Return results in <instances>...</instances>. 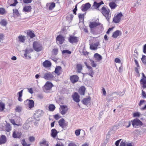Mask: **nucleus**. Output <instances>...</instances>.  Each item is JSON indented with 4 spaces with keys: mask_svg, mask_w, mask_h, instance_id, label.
Segmentation results:
<instances>
[{
    "mask_svg": "<svg viewBox=\"0 0 146 146\" xmlns=\"http://www.w3.org/2000/svg\"><path fill=\"white\" fill-rule=\"evenodd\" d=\"M101 12L102 15L106 17L107 21H109L111 17V15L110 14V9L103 7L101 9Z\"/></svg>",
    "mask_w": 146,
    "mask_h": 146,
    "instance_id": "nucleus-1",
    "label": "nucleus"
},
{
    "mask_svg": "<svg viewBox=\"0 0 146 146\" xmlns=\"http://www.w3.org/2000/svg\"><path fill=\"white\" fill-rule=\"evenodd\" d=\"M133 127L137 128L141 127L143 125L142 122L138 118H135L131 121Z\"/></svg>",
    "mask_w": 146,
    "mask_h": 146,
    "instance_id": "nucleus-2",
    "label": "nucleus"
},
{
    "mask_svg": "<svg viewBox=\"0 0 146 146\" xmlns=\"http://www.w3.org/2000/svg\"><path fill=\"white\" fill-rule=\"evenodd\" d=\"M33 48L34 49L36 52L41 51L43 48L42 45L39 42L35 41L33 44Z\"/></svg>",
    "mask_w": 146,
    "mask_h": 146,
    "instance_id": "nucleus-3",
    "label": "nucleus"
},
{
    "mask_svg": "<svg viewBox=\"0 0 146 146\" xmlns=\"http://www.w3.org/2000/svg\"><path fill=\"white\" fill-rule=\"evenodd\" d=\"M52 83L50 82H47L44 86V91L46 93L48 92V90H51L53 86Z\"/></svg>",
    "mask_w": 146,
    "mask_h": 146,
    "instance_id": "nucleus-4",
    "label": "nucleus"
},
{
    "mask_svg": "<svg viewBox=\"0 0 146 146\" xmlns=\"http://www.w3.org/2000/svg\"><path fill=\"white\" fill-rule=\"evenodd\" d=\"M43 113L44 112L41 110H37L34 114V117L36 120L38 121L39 120V118L43 115Z\"/></svg>",
    "mask_w": 146,
    "mask_h": 146,
    "instance_id": "nucleus-5",
    "label": "nucleus"
},
{
    "mask_svg": "<svg viewBox=\"0 0 146 146\" xmlns=\"http://www.w3.org/2000/svg\"><path fill=\"white\" fill-rule=\"evenodd\" d=\"M123 15L121 12L117 14V15L114 16L113 18V21L115 23H119L121 20V18Z\"/></svg>",
    "mask_w": 146,
    "mask_h": 146,
    "instance_id": "nucleus-6",
    "label": "nucleus"
},
{
    "mask_svg": "<svg viewBox=\"0 0 146 146\" xmlns=\"http://www.w3.org/2000/svg\"><path fill=\"white\" fill-rule=\"evenodd\" d=\"M142 78L140 80V82L141 84L142 85V87L143 89L146 88V76L143 72L142 73Z\"/></svg>",
    "mask_w": 146,
    "mask_h": 146,
    "instance_id": "nucleus-7",
    "label": "nucleus"
},
{
    "mask_svg": "<svg viewBox=\"0 0 146 146\" xmlns=\"http://www.w3.org/2000/svg\"><path fill=\"white\" fill-rule=\"evenodd\" d=\"M68 40L69 42L71 43H77L78 41V38L74 36L70 35L68 38Z\"/></svg>",
    "mask_w": 146,
    "mask_h": 146,
    "instance_id": "nucleus-8",
    "label": "nucleus"
},
{
    "mask_svg": "<svg viewBox=\"0 0 146 146\" xmlns=\"http://www.w3.org/2000/svg\"><path fill=\"white\" fill-rule=\"evenodd\" d=\"M53 72H47L45 73L43 78L47 80H52L54 77L52 74Z\"/></svg>",
    "mask_w": 146,
    "mask_h": 146,
    "instance_id": "nucleus-9",
    "label": "nucleus"
},
{
    "mask_svg": "<svg viewBox=\"0 0 146 146\" xmlns=\"http://www.w3.org/2000/svg\"><path fill=\"white\" fill-rule=\"evenodd\" d=\"M65 121L64 119L62 118L60 119L58 122L59 125L62 128L65 127L68 125V122Z\"/></svg>",
    "mask_w": 146,
    "mask_h": 146,
    "instance_id": "nucleus-10",
    "label": "nucleus"
},
{
    "mask_svg": "<svg viewBox=\"0 0 146 146\" xmlns=\"http://www.w3.org/2000/svg\"><path fill=\"white\" fill-rule=\"evenodd\" d=\"M100 24V23H97L96 22H90L89 24V27L90 29L92 31L93 30V28L96 27Z\"/></svg>",
    "mask_w": 146,
    "mask_h": 146,
    "instance_id": "nucleus-11",
    "label": "nucleus"
},
{
    "mask_svg": "<svg viewBox=\"0 0 146 146\" xmlns=\"http://www.w3.org/2000/svg\"><path fill=\"white\" fill-rule=\"evenodd\" d=\"M72 98L74 101L77 103H78L80 101L79 99L80 96L76 92H75L74 94L72 95Z\"/></svg>",
    "mask_w": 146,
    "mask_h": 146,
    "instance_id": "nucleus-12",
    "label": "nucleus"
},
{
    "mask_svg": "<svg viewBox=\"0 0 146 146\" xmlns=\"http://www.w3.org/2000/svg\"><path fill=\"white\" fill-rule=\"evenodd\" d=\"M99 44V42H97L94 44L92 43L90 45V49L92 50H95L97 49L98 47V48L100 47H98Z\"/></svg>",
    "mask_w": 146,
    "mask_h": 146,
    "instance_id": "nucleus-13",
    "label": "nucleus"
},
{
    "mask_svg": "<svg viewBox=\"0 0 146 146\" xmlns=\"http://www.w3.org/2000/svg\"><path fill=\"white\" fill-rule=\"evenodd\" d=\"M22 133L21 132L15 131L13 132L12 137L14 138H19L21 136Z\"/></svg>",
    "mask_w": 146,
    "mask_h": 146,
    "instance_id": "nucleus-14",
    "label": "nucleus"
},
{
    "mask_svg": "<svg viewBox=\"0 0 146 146\" xmlns=\"http://www.w3.org/2000/svg\"><path fill=\"white\" fill-rule=\"evenodd\" d=\"M62 110L60 111V113L62 115L66 114L68 110V107L67 106L62 105L60 106Z\"/></svg>",
    "mask_w": 146,
    "mask_h": 146,
    "instance_id": "nucleus-15",
    "label": "nucleus"
},
{
    "mask_svg": "<svg viewBox=\"0 0 146 146\" xmlns=\"http://www.w3.org/2000/svg\"><path fill=\"white\" fill-rule=\"evenodd\" d=\"M70 79L71 82L74 84L78 81L79 77L77 75H74L70 76Z\"/></svg>",
    "mask_w": 146,
    "mask_h": 146,
    "instance_id": "nucleus-16",
    "label": "nucleus"
},
{
    "mask_svg": "<svg viewBox=\"0 0 146 146\" xmlns=\"http://www.w3.org/2000/svg\"><path fill=\"white\" fill-rule=\"evenodd\" d=\"M56 41L59 42L60 44H62L65 40L63 36L61 35H58L56 38Z\"/></svg>",
    "mask_w": 146,
    "mask_h": 146,
    "instance_id": "nucleus-17",
    "label": "nucleus"
},
{
    "mask_svg": "<svg viewBox=\"0 0 146 146\" xmlns=\"http://www.w3.org/2000/svg\"><path fill=\"white\" fill-rule=\"evenodd\" d=\"M91 98L90 96H88L87 98H84L82 101V103L84 105H87L90 103Z\"/></svg>",
    "mask_w": 146,
    "mask_h": 146,
    "instance_id": "nucleus-18",
    "label": "nucleus"
},
{
    "mask_svg": "<svg viewBox=\"0 0 146 146\" xmlns=\"http://www.w3.org/2000/svg\"><path fill=\"white\" fill-rule=\"evenodd\" d=\"M91 5L89 3H87L85 4L82 9L81 10L83 11H85L89 9L91 7Z\"/></svg>",
    "mask_w": 146,
    "mask_h": 146,
    "instance_id": "nucleus-19",
    "label": "nucleus"
},
{
    "mask_svg": "<svg viewBox=\"0 0 146 146\" xmlns=\"http://www.w3.org/2000/svg\"><path fill=\"white\" fill-rule=\"evenodd\" d=\"M104 4L102 1H101L100 3H97L96 1H94L93 6L96 8V9H98L102 5Z\"/></svg>",
    "mask_w": 146,
    "mask_h": 146,
    "instance_id": "nucleus-20",
    "label": "nucleus"
},
{
    "mask_svg": "<svg viewBox=\"0 0 146 146\" xmlns=\"http://www.w3.org/2000/svg\"><path fill=\"white\" fill-rule=\"evenodd\" d=\"M86 88L85 86H82L78 90V92L81 95H84L85 94Z\"/></svg>",
    "mask_w": 146,
    "mask_h": 146,
    "instance_id": "nucleus-21",
    "label": "nucleus"
},
{
    "mask_svg": "<svg viewBox=\"0 0 146 146\" xmlns=\"http://www.w3.org/2000/svg\"><path fill=\"white\" fill-rule=\"evenodd\" d=\"M62 69V67L60 66H56V67L54 72L58 76H59L61 74L60 71Z\"/></svg>",
    "mask_w": 146,
    "mask_h": 146,
    "instance_id": "nucleus-22",
    "label": "nucleus"
},
{
    "mask_svg": "<svg viewBox=\"0 0 146 146\" xmlns=\"http://www.w3.org/2000/svg\"><path fill=\"white\" fill-rule=\"evenodd\" d=\"M7 141V139L5 135H2L0 138V145L5 143Z\"/></svg>",
    "mask_w": 146,
    "mask_h": 146,
    "instance_id": "nucleus-23",
    "label": "nucleus"
},
{
    "mask_svg": "<svg viewBox=\"0 0 146 146\" xmlns=\"http://www.w3.org/2000/svg\"><path fill=\"white\" fill-rule=\"evenodd\" d=\"M58 132L55 129H52L51 130V135L53 138H55Z\"/></svg>",
    "mask_w": 146,
    "mask_h": 146,
    "instance_id": "nucleus-24",
    "label": "nucleus"
},
{
    "mask_svg": "<svg viewBox=\"0 0 146 146\" xmlns=\"http://www.w3.org/2000/svg\"><path fill=\"white\" fill-rule=\"evenodd\" d=\"M121 34V31L119 30H116L113 33L112 37L114 38H116L119 35Z\"/></svg>",
    "mask_w": 146,
    "mask_h": 146,
    "instance_id": "nucleus-25",
    "label": "nucleus"
},
{
    "mask_svg": "<svg viewBox=\"0 0 146 146\" xmlns=\"http://www.w3.org/2000/svg\"><path fill=\"white\" fill-rule=\"evenodd\" d=\"M51 65V62L48 60H46L43 63V65L45 67H49Z\"/></svg>",
    "mask_w": 146,
    "mask_h": 146,
    "instance_id": "nucleus-26",
    "label": "nucleus"
},
{
    "mask_svg": "<svg viewBox=\"0 0 146 146\" xmlns=\"http://www.w3.org/2000/svg\"><path fill=\"white\" fill-rule=\"evenodd\" d=\"M31 6L30 5L25 6L24 7L23 11L25 12L28 13L31 11Z\"/></svg>",
    "mask_w": 146,
    "mask_h": 146,
    "instance_id": "nucleus-27",
    "label": "nucleus"
},
{
    "mask_svg": "<svg viewBox=\"0 0 146 146\" xmlns=\"http://www.w3.org/2000/svg\"><path fill=\"white\" fill-rule=\"evenodd\" d=\"M5 129L7 132H9L11 130V127L9 123H7L5 125Z\"/></svg>",
    "mask_w": 146,
    "mask_h": 146,
    "instance_id": "nucleus-28",
    "label": "nucleus"
},
{
    "mask_svg": "<svg viewBox=\"0 0 146 146\" xmlns=\"http://www.w3.org/2000/svg\"><path fill=\"white\" fill-rule=\"evenodd\" d=\"M90 68H88L89 72L87 73L86 74L92 77H93L94 74V72L91 66Z\"/></svg>",
    "mask_w": 146,
    "mask_h": 146,
    "instance_id": "nucleus-29",
    "label": "nucleus"
},
{
    "mask_svg": "<svg viewBox=\"0 0 146 146\" xmlns=\"http://www.w3.org/2000/svg\"><path fill=\"white\" fill-rule=\"evenodd\" d=\"M94 57L98 61H100L102 59V56L97 53L94 54Z\"/></svg>",
    "mask_w": 146,
    "mask_h": 146,
    "instance_id": "nucleus-30",
    "label": "nucleus"
},
{
    "mask_svg": "<svg viewBox=\"0 0 146 146\" xmlns=\"http://www.w3.org/2000/svg\"><path fill=\"white\" fill-rule=\"evenodd\" d=\"M109 5L112 9H115L117 6V5L113 2H110L109 3Z\"/></svg>",
    "mask_w": 146,
    "mask_h": 146,
    "instance_id": "nucleus-31",
    "label": "nucleus"
},
{
    "mask_svg": "<svg viewBox=\"0 0 146 146\" xmlns=\"http://www.w3.org/2000/svg\"><path fill=\"white\" fill-rule=\"evenodd\" d=\"M34 102L33 100H29V107L30 109L32 108L34 106Z\"/></svg>",
    "mask_w": 146,
    "mask_h": 146,
    "instance_id": "nucleus-32",
    "label": "nucleus"
},
{
    "mask_svg": "<svg viewBox=\"0 0 146 146\" xmlns=\"http://www.w3.org/2000/svg\"><path fill=\"white\" fill-rule=\"evenodd\" d=\"M13 15L14 16H16L17 17H18L19 16H20V14L19 13L18 10H17L16 9H14L13 10Z\"/></svg>",
    "mask_w": 146,
    "mask_h": 146,
    "instance_id": "nucleus-33",
    "label": "nucleus"
},
{
    "mask_svg": "<svg viewBox=\"0 0 146 146\" xmlns=\"http://www.w3.org/2000/svg\"><path fill=\"white\" fill-rule=\"evenodd\" d=\"M82 66L81 64H78L76 65V68L78 72L79 73L81 72V70L82 69Z\"/></svg>",
    "mask_w": 146,
    "mask_h": 146,
    "instance_id": "nucleus-34",
    "label": "nucleus"
},
{
    "mask_svg": "<svg viewBox=\"0 0 146 146\" xmlns=\"http://www.w3.org/2000/svg\"><path fill=\"white\" fill-rule=\"evenodd\" d=\"M27 35L30 37L31 38H33L35 36L34 33H33L31 31H29L27 33Z\"/></svg>",
    "mask_w": 146,
    "mask_h": 146,
    "instance_id": "nucleus-35",
    "label": "nucleus"
},
{
    "mask_svg": "<svg viewBox=\"0 0 146 146\" xmlns=\"http://www.w3.org/2000/svg\"><path fill=\"white\" fill-rule=\"evenodd\" d=\"M5 105L2 102H0V112L2 111L5 108Z\"/></svg>",
    "mask_w": 146,
    "mask_h": 146,
    "instance_id": "nucleus-36",
    "label": "nucleus"
},
{
    "mask_svg": "<svg viewBox=\"0 0 146 146\" xmlns=\"http://www.w3.org/2000/svg\"><path fill=\"white\" fill-rule=\"evenodd\" d=\"M56 108L55 106L53 104L50 105L48 106L49 110L50 111H54Z\"/></svg>",
    "mask_w": 146,
    "mask_h": 146,
    "instance_id": "nucleus-37",
    "label": "nucleus"
},
{
    "mask_svg": "<svg viewBox=\"0 0 146 146\" xmlns=\"http://www.w3.org/2000/svg\"><path fill=\"white\" fill-rule=\"evenodd\" d=\"M55 3L54 2H52L49 7V9L50 10H52L55 7Z\"/></svg>",
    "mask_w": 146,
    "mask_h": 146,
    "instance_id": "nucleus-38",
    "label": "nucleus"
},
{
    "mask_svg": "<svg viewBox=\"0 0 146 146\" xmlns=\"http://www.w3.org/2000/svg\"><path fill=\"white\" fill-rule=\"evenodd\" d=\"M19 39V41L21 42H24L25 40V36H20L18 37Z\"/></svg>",
    "mask_w": 146,
    "mask_h": 146,
    "instance_id": "nucleus-39",
    "label": "nucleus"
},
{
    "mask_svg": "<svg viewBox=\"0 0 146 146\" xmlns=\"http://www.w3.org/2000/svg\"><path fill=\"white\" fill-rule=\"evenodd\" d=\"M141 59L143 63L146 65V56L145 55H143Z\"/></svg>",
    "mask_w": 146,
    "mask_h": 146,
    "instance_id": "nucleus-40",
    "label": "nucleus"
},
{
    "mask_svg": "<svg viewBox=\"0 0 146 146\" xmlns=\"http://www.w3.org/2000/svg\"><path fill=\"white\" fill-rule=\"evenodd\" d=\"M7 23L6 21L3 19L0 22V24L3 26H5L7 25Z\"/></svg>",
    "mask_w": 146,
    "mask_h": 146,
    "instance_id": "nucleus-41",
    "label": "nucleus"
},
{
    "mask_svg": "<svg viewBox=\"0 0 146 146\" xmlns=\"http://www.w3.org/2000/svg\"><path fill=\"white\" fill-rule=\"evenodd\" d=\"M21 143L23 146H30L31 145V144L30 143L27 144L26 142L24 139L22 140Z\"/></svg>",
    "mask_w": 146,
    "mask_h": 146,
    "instance_id": "nucleus-42",
    "label": "nucleus"
},
{
    "mask_svg": "<svg viewBox=\"0 0 146 146\" xmlns=\"http://www.w3.org/2000/svg\"><path fill=\"white\" fill-rule=\"evenodd\" d=\"M62 54H70L71 53V52L68 50H62Z\"/></svg>",
    "mask_w": 146,
    "mask_h": 146,
    "instance_id": "nucleus-43",
    "label": "nucleus"
},
{
    "mask_svg": "<svg viewBox=\"0 0 146 146\" xmlns=\"http://www.w3.org/2000/svg\"><path fill=\"white\" fill-rule=\"evenodd\" d=\"M5 12V9L3 8H0V14L4 15Z\"/></svg>",
    "mask_w": 146,
    "mask_h": 146,
    "instance_id": "nucleus-44",
    "label": "nucleus"
},
{
    "mask_svg": "<svg viewBox=\"0 0 146 146\" xmlns=\"http://www.w3.org/2000/svg\"><path fill=\"white\" fill-rule=\"evenodd\" d=\"M140 115V113L138 112H135L133 114V116L134 117H139Z\"/></svg>",
    "mask_w": 146,
    "mask_h": 146,
    "instance_id": "nucleus-45",
    "label": "nucleus"
},
{
    "mask_svg": "<svg viewBox=\"0 0 146 146\" xmlns=\"http://www.w3.org/2000/svg\"><path fill=\"white\" fill-rule=\"evenodd\" d=\"M92 66L93 67H96L97 66V64L95 63L93 60H90Z\"/></svg>",
    "mask_w": 146,
    "mask_h": 146,
    "instance_id": "nucleus-46",
    "label": "nucleus"
},
{
    "mask_svg": "<svg viewBox=\"0 0 146 146\" xmlns=\"http://www.w3.org/2000/svg\"><path fill=\"white\" fill-rule=\"evenodd\" d=\"M13 1L14 2V3L12 4H10V6H15L18 3L17 0H13Z\"/></svg>",
    "mask_w": 146,
    "mask_h": 146,
    "instance_id": "nucleus-47",
    "label": "nucleus"
},
{
    "mask_svg": "<svg viewBox=\"0 0 146 146\" xmlns=\"http://www.w3.org/2000/svg\"><path fill=\"white\" fill-rule=\"evenodd\" d=\"M125 141L123 140L121 142L119 146H125Z\"/></svg>",
    "mask_w": 146,
    "mask_h": 146,
    "instance_id": "nucleus-48",
    "label": "nucleus"
},
{
    "mask_svg": "<svg viewBox=\"0 0 146 146\" xmlns=\"http://www.w3.org/2000/svg\"><path fill=\"white\" fill-rule=\"evenodd\" d=\"M80 129H78L76 130L75 131V133L77 136H78L80 134Z\"/></svg>",
    "mask_w": 146,
    "mask_h": 146,
    "instance_id": "nucleus-49",
    "label": "nucleus"
},
{
    "mask_svg": "<svg viewBox=\"0 0 146 146\" xmlns=\"http://www.w3.org/2000/svg\"><path fill=\"white\" fill-rule=\"evenodd\" d=\"M54 118L56 120H58L59 118L61 117V116H60L58 114H56L54 115Z\"/></svg>",
    "mask_w": 146,
    "mask_h": 146,
    "instance_id": "nucleus-50",
    "label": "nucleus"
},
{
    "mask_svg": "<svg viewBox=\"0 0 146 146\" xmlns=\"http://www.w3.org/2000/svg\"><path fill=\"white\" fill-rule=\"evenodd\" d=\"M29 140L30 142H32L35 140V138L33 136H31L29 137Z\"/></svg>",
    "mask_w": 146,
    "mask_h": 146,
    "instance_id": "nucleus-51",
    "label": "nucleus"
},
{
    "mask_svg": "<svg viewBox=\"0 0 146 146\" xmlns=\"http://www.w3.org/2000/svg\"><path fill=\"white\" fill-rule=\"evenodd\" d=\"M135 71L139 74V76H140V74L139 72L138 69H139V68L137 67H135L134 68Z\"/></svg>",
    "mask_w": 146,
    "mask_h": 146,
    "instance_id": "nucleus-52",
    "label": "nucleus"
},
{
    "mask_svg": "<svg viewBox=\"0 0 146 146\" xmlns=\"http://www.w3.org/2000/svg\"><path fill=\"white\" fill-rule=\"evenodd\" d=\"M15 110L17 111L20 112L21 111V108L20 107H17L15 108Z\"/></svg>",
    "mask_w": 146,
    "mask_h": 146,
    "instance_id": "nucleus-53",
    "label": "nucleus"
},
{
    "mask_svg": "<svg viewBox=\"0 0 146 146\" xmlns=\"http://www.w3.org/2000/svg\"><path fill=\"white\" fill-rule=\"evenodd\" d=\"M143 52L145 54H146V44L143 46Z\"/></svg>",
    "mask_w": 146,
    "mask_h": 146,
    "instance_id": "nucleus-54",
    "label": "nucleus"
},
{
    "mask_svg": "<svg viewBox=\"0 0 146 146\" xmlns=\"http://www.w3.org/2000/svg\"><path fill=\"white\" fill-rule=\"evenodd\" d=\"M121 139H119L115 143V145L116 146H118Z\"/></svg>",
    "mask_w": 146,
    "mask_h": 146,
    "instance_id": "nucleus-55",
    "label": "nucleus"
},
{
    "mask_svg": "<svg viewBox=\"0 0 146 146\" xmlns=\"http://www.w3.org/2000/svg\"><path fill=\"white\" fill-rule=\"evenodd\" d=\"M32 0H23V2L25 3H30L32 2Z\"/></svg>",
    "mask_w": 146,
    "mask_h": 146,
    "instance_id": "nucleus-56",
    "label": "nucleus"
},
{
    "mask_svg": "<svg viewBox=\"0 0 146 146\" xmlns=\"http://www.w3.org/2000/svg\"><path fill=\"white\" fill-rule=\"evenodd\" d=\"M23 91V90L18 92V97H22Z\"/></svg>",
    "mask_w": 146,
    "mask_h": 146,
    "instance_id": "nucleus-57",
    "label": "nucleus"
},
{
    "mask_svg": "<svg viewBox=\"0 0 146 146\" xmlns=\"http://www.w3.org/2000/svg\"><path fill=\"white\" fill-rule=\"evenodd\" d=\"M85 14H81L80 13L78 14V17L79 19L84 18V15Z\"/></svg>",
    "mask_w": 146,
    "mask_h": 146,
    "instance_id": "nucleus-58",
    "label": "nucleus"
},
{
    "mask_svg": "<svg viewBox=\"0 0 146 146\" xmlns=\"http://www.w3.org/2000/svg\"><path fill=\"white\" fill-rule=\"evenodd\" d=\"M142 96L143 98H146V93L145 92L142 90Z\"/></svg>",
    "mask_w": 146,
    "mask_h": 146,
    "instance_id": "nucleus-59",
    "label": "nucleus"
},
{
    "mask_svg": "<svg viewBox=\"0 0 146 146\" xmlns=\"http://www.w3.org/2000/svg\"><path fill=\"white\" fill-rule=\"evenodd\" d=\"M145 102V101L144 100H141L139 104V106H141Z\"/></svg>",
    "mask_w": 146,
    "mask_h": 146,
    "instance_id": "nucleus-60",
    "label": "nucleus"
},
{
    "mask_svg": "<svg viewBox=\"0 0 146 146\" xmlns=\"http://www.w3.org/2000/svg\"><path fill=\"white\" fill-rule=\"evenodd\" d=\"M52 51L55 54H56L58 53V49L57 48L54 49L52 50Z\"/></svg>",
    "mask_w": 146,
    "mask_h": 146,
    "instance_id": "nucleus-61",
    "label": "nucleus"
},
{
    "mask_svg": "<svg viewBox=\"0 0 146 146\" xmlns=\"http://www.w3.org/2000/svg\"><path fill=\"white\" fill-rule=\"evenodd\" d=\"M115 62L116 63H120L121 62V60L119 58H116L115 59Z\"/></svg>",
    "mask_w": 146,
    "mask_h": 146,
    "instance_id": "nucleus-62",
    "label": "nucleus"
},
{
    "mask_svg": "<svg viewBox=\"0 0 146 146\" xmlns=\"http://www.w3.org/2000/svg\"><path fill=\"white\" fill-rule=\"evenodd\" d=\"M28 91L30 93L32 94L33 93V89L32 88H28Z\"/></svg>",
    "mask_w": 146,
    "mask_h": 146,
    "instance_id": "nucleus-63",
    "label": "nucleus"
},
{
    "mask_svg": "<svg viewBox=\"0 0 146 146\" xmlns=\"http://www.w3.org/2000/svg\"><path fill=\"white\" fill-rule=\"evenodd\" d=\"M99 25V28L100 30L101 31L103 30L104 29V28L102 24L100 23V24Z\"/></svg>",
    "mask_w": 146,
    "mask_h": 146,
    "instance_id": "nucleus-64",
    "label": "nucleus"
}]
</instances>
